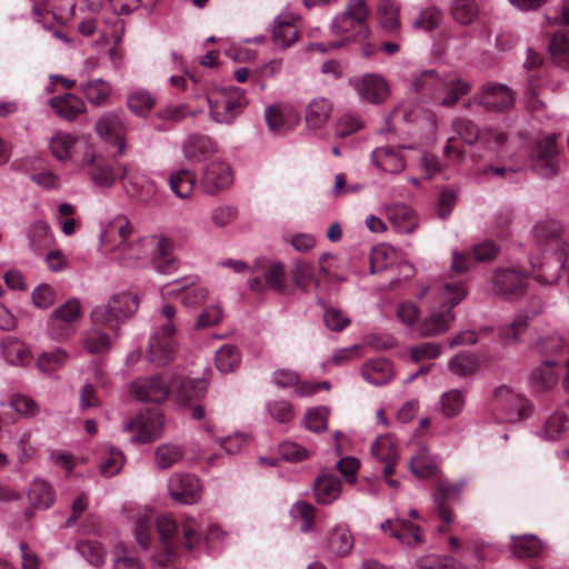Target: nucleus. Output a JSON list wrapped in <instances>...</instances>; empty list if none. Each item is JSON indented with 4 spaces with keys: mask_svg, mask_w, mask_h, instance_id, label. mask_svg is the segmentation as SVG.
Returning a JSON list of instances; mask_svg holds the SVG:
<instances>
[{
    "mask_svg": "<svg viewBox=\"0 0 569 569\" xmlns=\"http://www.w3.org/2000/svg\"><path fill=\"white\" fill-rule=\"evenodd\" d=\"M154 525L166 547L163 553L153 557V563L159 568L167 567L174 559L177 556L174 547L180 546L192 551L204 538V523L199 517L182 515L176 519L170 513H161L154 519L150 512H140L134 519L133 535L142 549L148 548Z\"/></svg>",
    "mask_w": 569,
    "mask_h": 569,
    "instance_id": "obj_1",
    "label": "nucleus"
},
{
    "mask_svg": "<svg viewBox=\"0 0 569 569\" xmlns=\"http://www.w3.org/2000/svg\"><path fill=\"white\" fill-rule=\"evenodd\" d=\"M91 182L103 189L111 188L117 179L124 190L140 202L151 201L157 193V184L138 169L119 164L118 170L103 157L92 156L86 164Z\"/></svg>",
    "mask_w": 569,
    "mask_h": 569,
    "instance_id": "obj_2",
    "label": "nucleus"
},
{
    "mask_svg": "<svg viewBox=\"0 0 569 569\" xmlns=\"http://www.w3.org/2000/svg\"><path fill=\"white\" fill-rule=\"evenodd\" d=\"M206 390L204 380H190L171 372L137 378L130 386V395L143 402H161L169 396L178 401H187L203 396Z\"/></svg>",
    "mask_w": 569,
    "mask_h": 569,
    "instance_id": "obj_3",
    "label": "nucleus"
},
{
    "mask_svg": "<svg viewBox=\"0 0 569 569\" xmlns=\"http://www.w3.org/2000/svg\"><path fill=\"white\" fill-rule=\"evenodd\" d=\"M368 16L369 10L365 0H349L345 11L338 14L331 24L332 32L340 37V40L328 44L312 43L311 48L325 53L328 50L341 48L349 41L366 40L369 36Z\"/></svg>",
    "mask_w": 569,
    "mask_h": 569,
    "instance_id": "obj_4",
    "label": "nucleus"
},
{
    "mask_svg": "<svg viewBox=\"0 0 569 569\" xmlns=\"http://www.w3.org/2000/svg\"><path fill=\"white\" fill-rule=\"evenodd\" d=\"M467 295L462 282L445 283L437 291V302L440 308L432 310L423 319L419 331L423 337L438 336L446 332L455 319L452 308L457 306Z\"/></svg>",
    "mask_w": 569,
    "mask_h": 569,
    "instance_id": "obj_5",
    "label": "nucleus"
},
{
    "mask_svg": "<svg viewBox=\"0 0 569 569\" xmlns=\"http://www.w3.org/2000/svg\"><path fill=\"white\" fill-rule=\"evenodd\" d=\"M176 307L170 303H163L159 310V317L162 318L164 322L158 325L153 333L150 336L146 351L148 361L156 366H163L168 363L176 352Z\"/></svg>",
    "mask_w": 569,
    "mask_h": 569,
    "instance_id": "obj_6",
    "label": "nucleus"
},
{
    "mask_svg": "<svg viewBox=\"0 0 569 569\" xmlns=\"http://www.w3.org/2000/svg\"><path fill=\"white\" fill-rule=\"evenodd\" d=\"M211 118L218 123H231L247 107L244 91L237 87L223 88L207 94Z\"/></svg>",
    "mask_w": 569,
    "mask_h": 569,
    "instance_id": "obj_7",
    "label": "nucleus"
},
{
    "mask_svg": "<svg viewBox=\"0 0 569 569\" xmlns=\"http://www.w3.org/2000/svg\"><path fill=\"white\" fill-rule=\"evenodd\" d=\"M140 300L141 297L137 292L116 293L107 305L98 306L92 310V323L113 328V322L127 319L138 310Z\"/></svg>",
    "mask_w": 569,
    "mask_h": 569,
    "instance_id": "obj_8",
    "label": "nucleus"
},
{
    "mask_svg": "<svg viewBox=\"0 0 569 569\" xmlns=\"http://www.w3.org/2000/svg\"><path fill=\"white\" fill-rule=\"evenodd\" d=\"M515 96L512 90L503 84L497 82L485 83L467 103H477L488 111L503 112L512 108Z\"/></svg>",
    "mask_w": 569,
    "mask_h": 569,
    "instance_id": "obj_9",
    "label": "nucleus"
},
{
    "mask_svg": "<svg viewBox=\"0 0 569 569\" xmlns=\"http://www.w3.org/2000/svg\"><path fill=\"white\" fill-rule=\"evenodd\" d=\"M162 299L179 298L188 308H194L208 298V290L196 282L194 278H181L164 284L161 288Z\"/></svg>",
    "mask_w": 569,
    "mask_h": 569,
    "instance_id": "obj_10",
    "label": "nucleus"
},
{
    "mask_svg": "<svg viewBox=\"0 0 569 569\" xmlns=\"http://www.w3.org/2000/svg\"><path fill=\"white\" fill-rule=\"evenodd\" d=\"M156 236H144L131 239L121 244L114 252V258L126 268H140L148 264L153 252Z\"/></svg>",
    "mask_w": 569,
    "mask_h": 569,
    "instance_id": "obj_11",
    "label": "nucleus"
},
{
    "mask_svg": "<svg viewBox=\"0 0 569 569\" xmlns=\"http://www.w3.org/2000/svg\"><path fill=\"white\" fill-rule=\"evenodd\" d=\"M495 402L498 409L502 411L503 419L509 422L527 419L532 413L531 402L507 386L496 389Z\"/></svg>",
    "mask_w": 569,
    "mask_h": 569,
    "instance_id": "obj_12",
    "label": "nucleus"
},
{
    "mask_svg": "<svg viewBox=\"0 0 569 569\" xmlns=\"http://www.w3.org/2000/svg\"><path fill=\"white\" fill-rule=\"evenodd\" d=\"M465 486V480L455 482L443 481L438 483L437 489L432 493L435 510L443 521V525L438 528L439 532H446L447 527L455 522V513L449 501L459 498Z\"/></svg>",
    "mask_w": 569,
    "mask_h": 569,
    "instance_id": "obj_13",
    "label": "nucleus"
},
{
    "mask_svg": "<svg viewBox=\"0 0 569 569\" xmlns=\"http://www.w3.org/2000/svg\"><path fill=\"white\" fill-rule=\"evenodd\" d=\"M163 428V416L160 412H148L123 423V431L132 433L131 442L147 443L160 437Z\"/></svg>",
    "mask_w": 569,
    "mask_h": 569,
    "instance_id": "obj_14",
    "label": "nucleus"
},
{
    "mask_svg": "<svg viewBox=\"0 0 569 569\" xmlns=\"http://www.w3.org/2000/svg\"><path fill=\"white\" fill-rule=\"evenodd\" d=\"M169 496L182 505H192L199 501L202 485L192 473L174 472L168 480Z\"/></svg>",
    "mask_w": 569,
    "mask_h": 569,
    "instance_id": "obj_15",
    "label": "nucleus"
},
{
    "mask_svg": "<svg viewBox=\"0 0 569 569\" xmlns=\"http://www.w3.org/2000/svg\"><path fill=\"white\" fill-rule=\"evenodd\" d=\"M264 118L270 132L284 136L292 131L300 121L299 112L291 106L270 104L264 110Z\"/></svg>",
    "mask_w": 569,
    "mask_h": 569,
    "instance_id": "obj_16",
    "label": "nucleus"
},
{
    "mask_svg": "<svg viewBox=\"0 0 569 569\" xmlns=\"http://www.w3.org/2000/svg\"><path fill=\"white\" fill-rule=\"evenodd\" d=\"M352 87L362 100L373 104L383 102L389 96L388 82L377 73H367L353 80Z\"/></svg>",
    "mask_w": 569,
    "mask_h": 569,
    "instance_id": "obj_17",
    "label": "nucleus"
},
{
    "mask_svg": "<svg viewBox=\"0 0 569 569\" xmlns=\"http://www.w3.org/2000/svg\"><path fill=\"white\" fill-rule=\"evenodd\" d=\"M233 182L231 167L222 160H212L203 171L202 187L207 193L214 194L229 188Z\"/></svg>",
    "mask_w": 569,
    "mask_h": 569,
    "instance_id": "obj_18",
    "label": "nucleus"
},
{
    "mask_svg": "<svg viewBox=\"0 0 569 569\" xmlns=\"http://www.w3.org/2000/svg\"><path fill=\"white\" fill-rule=\"evenodd\" d=\"M556 134H550L536 143L532 152L533 169L542 177H551L557 172Z\"/></svg>",
    "mask_w": 569,
    "mask_h": 569,
    "instance_id": "obj_19",
    "label": "nucleus"
},
{
    "mask_svg": "<svg viewBox=\"0 0 569 569\" xmlns=\"http://www.w3.org/2000/svg\"><path fill=\"white\" fill-rule=\"evenodd\" d=\"M568 261V253L561 252L559 256L547 254L540 264L532 263L531 273L540 283H556Z\"/></svg>",
    "mask_w": 569,
    "mask_h": 569,
    "instance_id": "obj_20",
    "label": "nucleus"
},
{
    "mask_svg": "<svg viewBox=\"0 0 569 569\" xmlns=\"http://www.w3.org/2000/svg\"><path fill=\"white\" fill-rule=\"evenodd\" d=\"M333 111L332 102L325 97L313 98L305 109V121L308 130L318 131L322 129L331 118Z\"/></svg>",
    "mask_w": 569,
    "mask_h": 569,
    "instance_id": "obj_21",
    "label": "nucleus"
},
{
    "mask_svg": "<svg viewBox=\"0 0 569 569\" xmlns=\"http://www.w3.org/2000/svg\"><path fill=\"white\" fill-rule=\"evenodd\" d=\"M131 236L132 227L130 221L124 216H117L106 228L102 242L108 250L114 253L121 244H126L133 239Z\"/></svg>",
    "mask_w": 569,
    "mask_h": 569,
    "instance_id": "obj_22",
    "label": "nucleus"
},
{
    "mask_svg": "<svg viewBox=\"0 0 569 569\" xmlns=\"http://www.w3.org/2000/svg\"><path fill=\"white\" fill-rule=\"evenodd\" d=\"M27 497L30 505V508L24 511L27 520L32 518L34 509H48L56 500L52 487L41 479H36L30 483Z\"/></svg>",
    "mask_w": 569,
    "mask_h": 569,
    "instance_id": "obj_23",
    "label": "nucleus"
},
{
    "mask_svg": "<svg viewBox=\"0 0 569 569\" xmlns=\"http://www.w3.org/2000/svg\"><path fill=\"white\" fill-rule=\"evenodd\" d=\"M97 133L106 141H114L118 146V152L122 154L126 149V142L122 137L123 121L114 112L103 113L96 123Z\"/></svg>",
    "mask_w": 569,
    "mask_h": 569,
    "instance_id": "obj_24",
    "label": "nucleus"
},
{
    "mask_svg": "<svg viewBox=\"0 0 569 569\" xmlns=\"http://www.w3.org/2000/svg\"><path fill=\"white\" fill-rule=\"evenodd\" d=\"M525 277L512 269H498L492 278V287L496 293L506 297L517 296L523 290Z\"/></svg>",
    "mask_w": 569,
    "mask_h": 569,
    "instance_id": "obj_25",
    "label": "nucleus"
},
{
    "mask_svg": "<svg viewBox=\"0 0 569 569\" xmlns=\"http://www.w3.org/2000/svg\"><path fill=\"white\" fill-rule=\"evenodd\" d=\"M371 160L381 171L399 173L405 167V159L399 149L392 147H379L371 153Z\"/></svg>",
    "mask_w": 569,
    "mask_h": 569,
    "instance_id": "obj_26",
    "label": "nucleus"
},
{
    "mask_svg": "<svg viewBox=\"0 0 569 569\" xmlns=\"http://www.w3.org/2000/svg\"><path fill=\"white\" fill-rule=\"evenodd\" d=\"M342 483L337 476L323 473L315 480L313 492L319 503H332L340 497Z\"/></svg>",
    "mask_w": 569,
    "mask_h": 569,
    "instance_id": "obj_27",
    "label": "nucleus"
},
{
    "mask_svg": "<svg viewBox=\"0 0 569 569\" xmlns=\"http://www.w3.org/2000/svg\"><path fill=\"white\" fill-rule=\"evenodd\" d=\"M272 39L274 44L282 49L289 48L298 40V30L292 16L281 14L274 19Z\"/></svg>",
    "mask_w": 569,
    "mask_h": 569,
    "instance_id": "obj_28",
    "label": "nucleus"
},
{
    "mask_svg": "<svg viewBox=\"0 0 569 569\" xmlns=\"http://www.w3.org/2000/svg\"><path fill=\"white\" fill-rule=\"evenodd\" d=\"M51 108L57 114L66 120H74L86 111V103L72 93L53 97L49 100Z\"/></svg>",
    "mask_w": 569,
    "mask_h": 569,
    "instance_id": "obj_29",
    "label": "nucleus"
},
{
    "mask_svg": "<svg viewBox=\"0 0 569 569\" xmlns=\"http://www.w3.org/2000/svg\"><path fill=\"white\" fill-rule=\"evenodd\" d=\"M388 219L400 233H411L418 227V219L409 207L397 203L387 209Z\"/></svg>",
    "mask_w": 569,
    "mask_h": 569,
    "instance_id": "obj_30",
    "label": "nucleus"
},
{
    "mask_svg": "<svg viewBox=\"0 0 569 569\" xmlns=\"http://www.w3.org/2000/svg\"><path fill=\"white\" fill-rule=\"evenodd\" d=\"M471 87L468 82L456 76L446 77L445 86L437 94L436 103L450 107L453 106L460 97L467 94Z\"/></svg>",
    "mask_w": 569,
    "mask_h": 569,
    "instance_id": "obj_31",
    "label": "nucleus"
},
{
    "mask_svg": "<svg viewBox=\"0 0 569 569\" xmlns=\"http://www.w3.org/2000/svg\"><path fill=\"white\" fill-rule=\"evenodd\" d=\"M446 78H441L433 70L422 71L413 81V90L430 100H437V94L445 86Z\"/></svg>",
    "mask_w": 569,
    "mask_h": 569,
    "instance_id": "obj_32",
    "label": "nucleus"
},
{
    "mask_svg": "<svg viewBox=\"0 0 569 569\" xmlns=\"http://www.w3.org/2000/svg\"><path fill=\"white\" fill-rule=\"evenodd\" d=\"M361 373L363 379L373 386H383L393 376L391 363L386 359H373L367 362Z\"/></svg>",
    "mask_w": 569,
    "mask_h": 569,
    "instance_id": "obj_33",
    "label": "nucleus"
},
{
    "mask_svg": "<svg viewBox=\"0 0 569 569\" xmlns=\"http://www.w3.org/2000/svg\"><path fill=\"white\" fill-rule=\"evenodd\" d=\"M399 4L395 0H379L377 16L380 27L388 33H396L401 27Z\"/></svg>",
    "mask_w": 569,
    "mask_h": 569,
    "instance_id": "obj_34",
    "label": "nucleus"
},
{
    "mask_svg": "<svg viewBox=\"0 0 569 569\" xmlns=\"http://www.w3.org/2000/svg\"><path fill=\"white\" fill-rule=\"evenodd\" d=\"M216 149L213 141L208 136L191 134L183 142L182 151L184 158L192 161L201 160L206 154Z\"/></svg>",
    "mask_w": 569,
    "mask_h": 569,
    "instance_id": "obj_35",
    "label": "nucleus"
},
{
    "mask_svg": "<svg viewBox=\"0 0 569 569\" xmlns=\"http://www.w3.org/2000/svg\"><path fill=\"white\" fill-rule=\"evenodd\" d=\"M76 143V136L60 130L56 131L49 139L51 153L59 161H67L71 158Z\"/></svg>",
    "mask_w": 569,
    "mask_h": 569,
    "instance_id": "obj_36",
    "label": "nucleus"
},
{
    "mask_svg": "<svg viewBox=\"0 0 569 569\" xmlns=\"http://www.w3.org/2000/svg\"><path fill=\"white\" fill-rule=\"evenodd\" d=\"M29 247L36 253H41L53 244L54 238L44 221L33 222L28 229Z\"/></svg>",
    "mask_w": 569,
    "mask_h": 569,
    "instance_id": "obj_37",
    "label": "nucleus"
},
{
    "mask_svg": "<svg viewBox=\"0 0 569 569\" xmlns=\"http://www.w3.org/2000/svg\"><path fill=\"white\" fill-rule=\"evenodd\" d=\"M398 528H392L391 537L397 539L401 545L415 548L422 543L423 538L420 528L411 521L397 517Z\"/></svg>",
    "mask_w": 569,
    "mask_h": 569,
    "instance_id": "obj_38",
    "label": "nucleus"
},
{
    "mask_svg": "<svg viewBox=\"0 0 569 569\" xmlns=\"http://www.w3.org/2000/svg\"><path fill=\"white\" fill-rule=\"evenodd\" d=\"M2 355L7 362L23 366L30 358L29 348L13 337H8L1 342Z\"/></svg>",
    "mask_w": 569,
    "mask_h": 569,
    "instance_id": "obj_39",
    "label": "nucleus"
},
{
    "mask_svg": "<svg viewBox=\"0 0 569 569\" xmlns=\"http://www.w3.org/2000/svg\"><path fill=\"white\" fill-rule=\"evenodd\" d=\"M437 461L421 447L409 461L410 471L418 478H428L437 472Z\"/></svg>",
    "mask_w": 569,
    "mask_h": 569,
    "instance_id": "obj_40",
    "label": "nucleus"
},
{
    "mask_svg": "<svg viewBox=\"0 0 569 569\" xmlns=\"http://www.w3.org/2000/svg\"><path fill=\"white\" fill-rule=\"evenodd\" d=\"M542 542L533 535L511 537V550L516 557L532 558L541 553Z\"/></svg>",
    "mask_w": 569,
    "mask_h": 569,
    "instance_id": "obj_41",
    "label": "nucleus"
},
{
    "mask_svg": "<svg viewBox=\"0 0 569 569\" xmlns=\"http://www.w3.org/2000/svg\"><path fill=\"white\" fill-rule=\"evenodd\" d=\"M194 183L196 176L188 169H180L173 172L169 179L170 189L181 199H187L192 194Z\"/></svg>",
    "mask_w": 569,
    "mask_h": 569,
    "instance_id": "obj_42",
    "label": "nucleus"
},
{
    "mask_svg": "<svg viewBox=\"0 0 569 569\" xmlns=\"http://www.w3.org/2000/svg\"><path fill=\"white\" fill-rule=\"evenodd\" d=\"M156 97L144 89L133 90L127 99L130 111L139 117H146L156 106Z\"/></svg>",
    "mask_w": 569,
    "mask_h": 569,
    "instance_id": "obj_43",
    "label": "nucleus"
},
{
    "mask_svg": "<svg viewBox=\"0 0 569 569\" xmlns=\"http://www.w3.org/2000/svg\"><path fill=\"white\" fill-rule=\"evenodd\" d=\"M81 90L89 102L94 106H102L107 103L111 93L110 84L102 79H94L81 83Z\"/></svg>",
    "mask_w": 569,
    "mask_h": 569,
    "instance_id": "obj_44",
    "label": "nucleus"
},
{
    "mask_svg": "<svg viewBox=\"0 0 569 569\" xmlns=\"http://www.w3.org/2000/svg\"><path fill=\"white\" fill-rule=\"evenodd\" d=\"M466 405V395L459 389H451L440 397V409L447 418L459 416Z\"/></svg>",
    "mask_w": 569,
    "mask_h": 569,
    "instance_id": "obj_45",
    "label": "nucleus"
},
{
    "mask_svg": "<svg viewBox=\"0 0 569 569\" xmlns=\"http://www.w3.org/2000/svg\"><path fill=\"white\" fill-rule=\"evenodd\" d=\"M329 548L336 556L343 557L353 548V537L347 527L338 526L329 538Z\"/></svg>",
    "mask_w": 569,
    "mask_h": 569,
    "instance_id": "obj_46",
    "label": "nucleus"
},
{
    "mask_svg": "<svg viewBox=\"0 0 569 569\" xmlns=\"http://www.w3.org/2000/svg\"><path fill=\"white\" fill-rule=\"evenodd\" d=\"M124 465V455L121 450L108 446L104 448L100 462V472L104 477H113L120 472Z\"/></svg>",
    "mask_w": 569,
    "mask_h": 569,
    "instance_id": "obj_47",
    "label": "nucleus"
},
{
    "mask_svg": "<svg viewBox=\"0 0 569 569\" xmlns=\"http://www.w3.org/2000/svg\"><path fill=\"white\" fill-rule=\"evenodd\" d=\"M68 360V352L62 348H57L49 352H42L37 359V367L44 373H51L62 368Z\"/></svg>",
    "mask_w": 569,
    "mask_h": 569,
    "instance_id": "obj_48",
    "label": "nucleus"
},
{
    "mask_svg": "<svg viewBox=\"0 0 569 569\" xmlns=\"http://www.w3.org/2000/svg\"><path fill=\"white\" fill-rule=\"evenodd\" d=\"M183 458V448L174 443H162L154 451V461L160 469H168Z\"/></svg>",
    "mask_w": 569,
    "mask_h": 569,
    "instance_id": "obj_49",
    "label": "nucleus"
},
{
    "mask_svg": "<svg viewBox=\"0 0 569 569\" xmlns=\"http://www.w3.org/2000/svg\"><path fill=\"white\" fill-rule=\"evenodd\" d=\"M371 453L378 461H398L397 442L389 435L380 436L372 443Z\"/></svg>",
    "mask_w": 569,
    "mask_h": 569,
    "instance_id": "obj_50",
    "label": "nucleus"
},
{
    "mask_svg": "<svg viewBox=\"0 0 569 569\" xmlns=\"http://www.w3.org/2000/svg\"><path fill=\"white\" fill-rule=\"evenodd\" d=\"M549 48L555 62L565 69H569V31L556 33Z\"/></svg>",
    "mask_w": 569,
    "mask_h": 569,
    "instance_id": "obj_51",
    "label": "nucleus"
},
{
    "mask_svg": "<svg viewBox=\"0 0 569 569\" xmlns=\"http://www.w3.org/2000/svg\"><path fill=\"white\" fill-rule=\"evenodd\" d=\"M83 347L90 353H103L111 349L112 341L108 333L94 327L86 333Z\"/></svg>",
    "mask_w": 569,
    "mask_h": 569,
    "instance_id": "obj_52",
    "label": "nucleus"
},
{
    "mask_svg": "<svg viewBox=\"0 0 569 569\" xmlns=\"http://www.w3.org/2000/svg\"><path fill=\"white\" fill-rule=\"evenodd\" d=\"M214 360L218 370L227 373L240 365L241 356L234 346L224 345L216 352Z\"/></svg>",
    "mask_w": 569,
    "mask_h": 569,
    "instance_id": "obj_53",
    "label": "nucleus"
},
{
    "mask_svg": "<svg viewBox=\"0 0 569 569\" xmlns=\"http://www.w3.org/2000/svg\"><path fill=\"white\" fill-rule=\"evenodd\" d=\"M561 231L562 226L559 221L551 218H546L537 221L533 224L531 234L537 241L545 242L547 240L559 237Z\"/></svg>",
    "mask_w": 569,
    "mask_h": 569,
    "instance_id": "obj_54",
    "label": "nucleus"
},
{
    "mask_svg": "<svg viewBox=\"0 0 569 569\" xmlns=\"http://www.w3.org/2000/svg\"><path fill=\"white\" fill-rule=\"evenodd\" d=\"M569 429V418L559 412H553L545 422L542 437L547 440H557Z\"/></svg>",
    "mask_w": 569,
    "mask_h": 569,
    "instance_id": "obj_55",
    "label": "nucleus"
},
{
    "mask_svg": "<svg viewBox=\"0 0 569 569\" xmlns=\"http://www.w3.org/2000/svg\"><path fill=\"white\" fill-rule=\"evenodd\" d=\"M451 14L460 24H469L478 14L477 3L475 0H455L451 6Z\"/></svg>",
    "mask_w": 569,
    "mask_h": 569,
    "instance_id": "obj_56",
    "label": "nucleus"
},
{
    "mask_svg": "<svg viewBox=\"0 0 569 569\" xmlns=\"http://www.w3.org/2000/svg\"><path fill=\"white\" fill-rule=\"evenodd\" d=\"M77 330V326L68 320L60 318L59 315L51 313L48 320V332L54 340H66Z\"/></svg>",
    "mask_w": 569,
    "mask_h": 569,
    "instance_id": "obj_57",
    "label": "nucleus"
},
{
    "mask_svg": "<svg viewBox=\"0 0 569 569\" xmlns=\"http://www.w3.org/2000/svg\"><path fill=\"white\" fill-rule=\"evenodd\" d=\"M528 327V318L525 316H518L509 325L501 327L500 337L503 346H509L519 340V338L526 332Z\"/></svg>",
    "mask_w": 569,
    "mask_h": 569,
    "instance_id": "obj_58",
    "label": "nucleus"
},
{
    "mask_svg": "<svg viewBox=\"0 0 569 569\" xmlns=\"http://www.w3.org/2000/svg\"><path fill=\"white\" fill-rule=\"evenodd\" d=\"M292 278L296 286L303 291H307L312 283L318 287V281L315 280V266L309 262L297 261L293 267Z\"/></svg>",
    "mask_w": 569,
    "mask_h": 569,
    "instance_id": "obj_59",
    "label": "nucleus"
},
{
    "mask_svg": "<svg viewBox=\"0 0 569 569\" xmlns=\"http://www.w3.org/2000/svg\"><path fill=\"white\" fill-rule=\"evenodd\" d=\"M267 286L278 292L284 289V266L280 261H269L263 271Z\"/></svg>",
    "mask_w": 569,
    "mask_h": 569,
    "instance_id": "obj_60",
    "label": "nucleus"
},
{
    "mask_svg": "<svg viewBox=\"0 0 569 569\" xmlns=\"http://www.w3.org/2000/svg\"><path fill=\"white\" fill-rule=\"evenodd\" d=\"M78 552L92 566L99 567L106 560L102 546L96 541H80L77 543Z\"/></svg>",
    "mask_w": 569,
    "mask_h": 569,
    "instance_id": "obj_61",
    "label": "nucleus"
},
{
    "mask_svg": "<svg viewBox=\"0 0 569 569\" xmlns=\"http://www.w3.org/2000/svg\"><path fill=\"white\" fill-rule=\"evenodd\" d=\"M10 407L20 416L24 418H32L40 411L37 402L24 395L14 393L10 397Z\"/></svg>",
    "mask_w": 569,
    "mask_h": 569,
    "instance_id": "obj_62",
    "label": "nucleus"
},
{
    "mask_svg": "<svg viewBox=\"0 0 569 569\" xmlns=\"http://www.w3.org/2000/svg\"><path fill=\"white\" fill-rule=\"evenodd\" d=\"M223 310L219 303H213L204 308L198 316L194 328L204 329L219 325L223 319Z\"/></svg>",
    "mask_w": 569,
    "mask_h": 569,
    "instance_id": "obj_63",
    "label": "nucleus"
},
{
    "mask_svg": "<svg viewBox=\"0 0 569 569\" xmlns=\"http://www.w3.org/2000/svg\"><path fill=\"white\" fill-rule=\"evenodd\" d=\"M442 12L437 8H427L422 10L419 17L412 22L416 30L431 31L440 26Z\"/></svg>",
    "mask_w": 569,
    "mask_h": 569,
    "instance_id": "obj_64",
    "label": "nucleus"
}]
</instances>
